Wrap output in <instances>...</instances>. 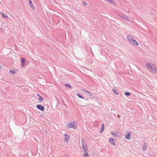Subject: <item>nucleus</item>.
I'll return each mask as SVG.
<instances>
[{
	"label": "nucleus",
	"mask_w": 157,
	"mask_h": 157,
	"mask_svg": "<svg viewBox=\"0 0 157 157\" xmlns=\"http://www.w3.org/2000/svg\"><path fill=\"white\" fill-rule=\"evenodd\" d=\"M83 4L86 5V6L87 5V3L86 2H83Z\"/></svg>",
	"instance_id": "nucleus-24"
},
{
	"label": "nucleus",
	"mask_w": 157,
	"mask_h": 157,
	"mask_svg": "<svg viewBox=\"0 0 157 157\" xmlns=\"http://www.w3.org/2000/svg\"><path fill=\"white\" fill-rule=\"evenodd\" d=\"M2 68V67L0 65V69H1Z\"/></svg>",
	"instance_id": "nucleus-27"
},
{
	"label": "nucleus",
	"mask_w": 157,
	"mask_h": 157,
	"mask_svg": "<svg viewBox=\"0 0 157 157\" xmlns=\"http://www.w3.org/2000/svg\"><path fill=\"white\" fill-rule=\"evenodd\" d=\"M42 116H43L42 115L41 116V117H42Z\"/></svg>",
	"instance_id": "nucleus-30"
},
{
	"label": "nucleus",
	"mask_w": 157,
	"mask_h": 157,
	"mask_svg": "<svg viewBox=\"0 0 157 157\" xmlns=\"http://www.w3.org/2000/svg\"><path fill=\"white\" fill-rule=\"evenodd\" d=\"M65 85L66 87H69L71 88V86L69 85V84H65Z\"/></svg>",
	"instance_id": "nucleus-21"
},
{
	"label": "nucleus",
	"mask_w": 157,
	"mask_h": 157,
	"mask_svg": "<svg viewBox=\"0 0 157 157\" xmlns=\"http://www.w3.org/2000/svg\"><path fill=\"white\" fill-rule=\"evenodd\" d=\"M81 106H84L83 105H80Z\"/></svg>",
	"instance_id": "nucleus-29"
},
{
	"label": "nucleus",
	"mask_w": 157,
	"mask_h": 157,
	"mask_svg": "<svg viewBox=\"0 0 157 157\" xmlns=\"http://www.w3.org/2000/svg\"><path fill=\"white\" fill-rule=\"evenodd\" d=\"M36 107L37 108L41 111H43L44 110V106L42 105H36Z\"/></svg>",
	"instance_id": "nucleus-6"
},
{
	"label": "nucleus",
	"mask_w": 157,
	"mask_h": 157,
	"mask_svg": "<svg viewBox=\"0 0 157 157\" xmlns=\"http://www.w3.org/2000/svg\"><path fill=\"white\" fill-rule=\"evenodd\" d=\"M118 16L119 17H121V18H124H124L125 17V16H126V15H124V14H123V15H118Z\"/></svg>",
	"instance_id": "nucleus-17"
},
{
	"label": "nucleus",
	"mask_w": 157,
	"mask_h": 157,
	"mask_svg": "<svg viewBox=\"0 0 157 157\" xmlns=\"http://www.w3.org/2000/svg\"><path fill=\"white\" fill-rule=\"evenodd\" d=\"M1 13L2 14V17L3 18H8L9 17L7 15H5L2 12H1Z\"/></svg>",
	"instance_id": "nucleus-13"
},
{
	"label": "nucleus",
	"mask_w": 157,
	"mask_h": 157,
	"mask_svg": "<svg viewBox=\"0 0 157 157\" xmlns=\"http://www.w3.org/2000/svg\"><path fill=\"white\" fill-rule=\"evenodd\" d=\"M81 141L82 142V147L83 150L85 152L84 153L83 155L84 157H86L88 156V154L87 153L88 147L87 145L85 146L84 144V140L83 138L82 139Z\"/></svg>",
	"instance_id": "nucleus-3"
},
{
	"label": "nucleus",
	"mask_w": 157,
	"mask_h": 157,
	"mask_svg": "<svg viewBox=\"0 0 157 157\" xmlns=\"http://www.w3.org/2000/svg\"><path fill=\"white\" fill-rule=\"evenodd\" d=\"M43 100V98L40 96H39V98L38 99V100L40 101H42Z\"/></svg>",
	"instance_id": "nucleus-20"
},
{
	"label": "nucleus",
	"mask_w": 157,
	"mask_h": 157,
	"mask_svg": "<svg viewBox=\"0 0 157 157\" xmlns=\"http://www.w3.org/2000/svg\"><path fill=\"white\" fill-rule=\"evenodd\" d=\"M109 141L110 142L111 144H113V146H115V143L114 141V139L113 138H110L109 139Z\"/></svg>",
	"instance_id": "nucleus-7"
},
{
	"label": "nucleus",
	"mask_w": 157,
	"mask_h": 157,
	"mask_svg": "<svg viewBox=\"0 0 157 157\" xmlns=\"http://www.w3.org/2000/svg\"><path fill=\"white\" fill-rule=\"evenodd\" d=\"M146 148H147V145H146V143H145L144 144L143 146V148H142V150L143 151H144L146 150Z\"/></svg>",
	"instance_id": "nucleus-12"
},
{
	"label": "nucleus",
	"mask_w": 157,
	"mask_h": 157,
	"mask_svg": "<svg viewBox=\"0 0 157 157\" xmlns=\"http://www.w3.org/2000/svg\"><path fill=\"white\" fill-rule=\"evenodd\" d=\"M130 132H128L126 133L125 136V138L126 139H129L130 138Z\"/></svg>",
	"instance_id": "nucleus-9"
},
{
	"label": "nucleus",
	"mask_w": 157,
	"mask_h": 157,
	"mask_svg": "<svg viewBox=\"0 0 157 157\" xmlns=\"http://www.w3.org/2000/svg\"><path fill=\"white\" fill-rule=\"evenodd\" d=\"M37 95L39 97L40 95H39V94H37Z\"/></svg>",
	"instance_id": "nucleus-28"
},
{
	"label": "nucleus",
	"mask_w": 157,
	"mask_h": 157,
	"mask_svg": "<svg viewBox=\"0 0 157 157\" xmlns=\"http://www.w3.org/2000/svg\"><path fill=\"white\" fill-rule=\"evenodd\" d=\"M64 141L66 142H68L69 140V136L68 135L65 134L64 135Z\"/></svg>",
	"instance_id": "nucleus-5"
},
{
	"label": "nucleus",
	"mask_w": 157,
	"mask_h": 157,
	"mask_svg": "<svg viewBox=\"0 0 157 157\" xmlns=\"http://www.w3.org/2000/svg\"><path fill=\"white\" fill-rule=\"evenodd\" d=\"M110 133L111 135L114 136H116L117 135V134L115 132H111Z\"/></svg>",
	"instance_id": "nucleus-19"
},
{
	"label": "nucleus",
	"mask_w": 157,
	"mask_h": 157,
	"mask_svg": "<svg viewBox=\"0 0 157 157\" xmlns=\"http://www.w3.org/2000/svg\"><path fill=\"white\" fill-rule=\"evenodd\" d=\"M77 95L78 96V97L81 98H83L84 97H83L79 93H78L77 94Z\"/></svg>",
	"instance_id": "nucleus-18"
},
{
	"label": "nucleus",
	"mask_w": 157,
	"mask_h": 157,
	"mask_svg": "<svg viewBox=\"0 0 157 157\" xmlns=\"http://www.w3.org/2000/svg\"><path fill=\"white\" fill-rule=\"evenodd\" d=\"M146 66L148 70L150 71H152L155 73H157V68H156L153 64L149 63L146 64Z\"/></svg>",
	"instance_id": "nucleus-2"
},
{
	"label": "nucleus",
	"mask_w": 157,
	"mask_h": 157,
	"mask_svg": "<svg viewBox=\"0 0 157 157\" xmlns=\"http://www.w3.org/2000/svg\"><path fill=\"white\" fill-rule=\"evenodd\" d=\"M124 19L128 21H129V19L128 18V17L127 16H125V17L124 18Z\"/></svg>",
	"instance_id": "nucleus-22"
},
{
	"label": "nucleus",
	"mask_w": 157,
	"mask_h": 157,
	"mask_svg": "<svg viewBox=\"0 0 157 157\" xmlns=\"http://www.w3.org/2000/svg\"><path fill=\"white\" fill-rule=\"evenodd\" d=\"M127 39L129 42L135 46H137L139 44L133 37L131 35H128L127 36Z\"/></svg>",
	"instance_id": "nucleus-1"
},
{
	"label": "nucleus",
	"mask_w": 157,
	"mask_h": 157,
	"mask_svg": "<svg viewBox=\"0 0 157 157\" xmlns=\"http://www.w3.org/2000/svg\"><path fill=\"white\" fill-rule=\"evenodd\" d=\"M66 127L67 129L72 128L76 129L77 128V122L76 121L70 122L67 125Z\"/></svg>",
	"instance_id": "nucleus-4"
},
{
	"label": "nucleus",
	"mask_w": 157,
	"mask_h": 157,
	"mask_svg": "<svg viewBox=\"0 0 157 157\" xmlns=\"http://www.w3.org/2000/svg\"><path fill=\"white\" fill-rule=\"evenodd\" d=\"M112 90L113 91V92L115 93V94H117V95H118L119 94L118 92L117 91V90L115 89H112Z\"/></svg>",
	"instance_id": "nucleus-15"
},
{
	"label": "nucleus",
	"mask_w": 157,
	"mask_h": 157,
	"mask_svg": "<svg viewBox=\"0 0 157 157\" xmlns=\"http://www.w3.org/2000/svg\"><path fill=\"white\" fill-rule=\"evenodd\" d=\"M25 59L24 58H23L21 60V66L22 67H24L25 65Z\"/></svg>",
	"instance_id": "nucleus-8"
},
{
	"label": "nucleus",
	"mask_w": 157,
	"mask_h": 157,
	"mask_svg": "<svg viewBox=\"0 0 157 157\" xmlns=\"http://www.w3.org/2000/svg\"><path fill=\"white\" fill-rule=\"evenodd\" d=\"M29 3L30 6L31 7V8L33 10L35 9V7L33 5L32 1L30 0H29Z\"/></svg>",
	"instance_id": "nucleus-10"
},
{
	"label": "nucleus",
	"mask_w": 157,
	"mask_h": 157,
	"mask_svg": "<svg viewBox=\"0 0 157 157\" xmlns=\"http://www.w3.org/2000/svg\"><path fill=\"white\" fill-rule=\"evenodd\" d=\"M10 72L12 74H14L16 73V71L15 70H12L11 69L10 71Z\"/></svg>",
	"instance_id": "nucleus-14"
},
{
	"label": "nucleus",
	"mask_w": 157,
	"mask_h": 157,
	"mask_svg": "<svg viewBox=\"0 0 157 157\" xmlns=\"http://www.w3.org/2000/svg\"><path fill=\"white\" fill-rule=\"evenodd\" d=\"M86 90H85V89H83V90H82L84 92H85Z\"/></svg>",
	"instance_id": "nucleus-25"
},
{
	"label": "nucleus",
	"mask_w": 157,
	"mask_h": 157,
	"mask_svg": "<svg viewBox=\"0 0 157 157\" xmlns=\"http://www.w3.org/2000/svg\"><path fill=\"white\" fill-rule=\"evenodd\" d=\"M124 94L125 95L129 96L130 95V93L129 92H126L124 93Z\"/></svg>",
	"instance_id": "nucleus-16"
},
{
	"label": "nucleus",
	"mask_w": 157,
	"mask_h": 157,
	"mask_svg": "<svg viewBox=\"0 0 157 157\" xmlns=\"http://www.w3.org/2000/svg\"><path fill=\"white\" fill-rule=\"evenodd\" d=\"M85 92L86 93H87L90 96H91V95L90 94V92L87 91V90H86V91H85Z\"/></svg>",
	"instance_id": "nucleus-23"
},
{
	"label": "nucleus",
	"mask_w": 157,
	"mask_h": 157,
	"mask_svg": "<svg viewBox=\"0 0 157 157\" xmlns=\"http://www.w3.org/2000/svg\"><path fill=\"white\" fill-rule=\"evenodd\" d=\"M90 50H91V52H92V53L93 54V53L92 49L91 48H90Z\"/></svg>",
	"instance_id": "nucleus-26"
},
{
	"label": "nucleus",
	"mask_w": 157,
	"mask_h": 157,
	"mask_svg": "<svg viewBox=\"0 0 157 157\" xmlns=\"http://www.w3.org/2000/svg\"><path fill=\"white\" fill-rule=\"evenodd\" d=\"M105 128V126L104 124H102L100 130V132L101 133L103 132Z\"/></svg>",
	"instance_id": "nucleus-11"
}]
</instances>
